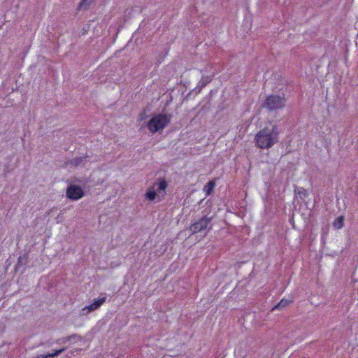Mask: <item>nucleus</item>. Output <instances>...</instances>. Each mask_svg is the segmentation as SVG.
<instances>
[{
    "label": "nucleus",
    "instance_id": "obj_1",
    "mask_svg": "<svg viewBox=\"0 0 358 358\" xmlns=\"http://www.w3.org/2000/svg\"><path fill=\"white\" fill-rule=\"evenodd\" d=\"M278 131L275 126L266 127L257 134L256 143L260 148H269L278 141Z\"/></svg>",
    "mask_w": 358,
    "mask_h": 358
},
{
    "label": "nucleus",
    "instance_id": "obj_2",
    "mask_svg": "<svg viewBox=\"0 0 358 358\" xmlns=\"http://www.w3.org/2000/svg\"><path fill=\"white\" fill-rule=\"evenodd\" d=\"M167 187L166 180L159 178L147 189L145 198L150 201L159 202L164 199Z\"/></svg>",
    "mask_w": 358,
    "mask_h": 358
},
{
    "label": "nucleus",
    "instance_id": "obj_3",
    "mask_svg": "<svg viewBox=\"0 0 358 358\" xmlns=\"http://www.w3.org/2000/svg\"><path fill=\"white\" fill-rule=\"evenodd\" d=\"M171 115L165 113L154 115L147 122V127L150 133L161 132L169 124Z\"/></svg>",
    "mask_w": 358,
    "mask_h": 358
},
{
    "label": "nucleus",
    "instance_id": "obj_4",
    "mask_svg": "<svg viewBox=\"0 0 358 358\" xmlns=\"http://www.w3.org/2000/svg\"><path fill=\"white\" fill-rule=\"evenodd\" d=\"M285 98L280 95H271L264 103V106L271 110L282 108L285 105Z\"/></svg>",
    "mask_w": 358,
    "mask_h": 358
},
{
    "label": "nucleus",
    "instance_id": "obj_5",
    "mask_svg": "<svg viewBox=\"0 0 358 358\" xmlns=\"http://www.w3.org/2000/svg\"><path fill=\"white\" fill-rule=\"evenodd\" d=\"M66 197L71 200L77 201L84 196V191L82 187L76 185H70L66 192Z\"/></svg>",
    "mask_w": 358,
    "mask_h": 358
},
{
    "label": "nucleus",
    "instance_id": "obj_6",
    "mask_svg": "<svg viewBox=\"0 0 358 358\" xmlns=\"http://www.w3.org/2000/svg\"><path fill=\"white\" fill-rule=\"evenodd\" d=\"M210 222V219L207 217H203L199 221L192 224L189 227V230L193 233L196 234L207 229L208 226Z\"/></svg>",
    "mask_w": 358,
    "mask_h": 358
},
{
    "label": "nucleus",
    "instance_id": "obj_7",
    "mask_svg": "<svg viewBox=\"0 0 358 358\" xmlns=\"http://www.w3.org/2000/svg\"><path fill=\"white\" fill-rule=\"evenodd\" d=\"M105 301H106L105 296H103L98 299L94 300V301L92 304H90V306H87L82 309L81 314L83 315H86L89 314L90 312L99 308Z\"/></svg>",
    "mask_w": 358,
    "mask_h": 358
},
{
    "label": "nucleus",
    "instance_id": "obj_8",
    "mask_svg": "<svg viewBox=\"0 0 358 358\" xmlns=\"http://www.w3.org/2000/svg\"><path fill=\"white\" fill-rule=\"evenodd\" d=\"M215 187V181L210 180V182H208L206 184V185H205L204 187L203 188V192H205L206 196L210 195Z\"/></svg>",
    "mask_w": 358,
    "mask_h": 358
},
{
    "label": "nucleus",
    "instance_id": "obj_9",
    "mask_svg": "<svg viewBox=\"0 0 358 358\" xmlns=\"http://www.w3.org/2000/svg\"><path fill=\"white\" fill-rule=\"evenodd\" d=\"M344 218L343 216L338 217L334 222L333 226L335 229H340L343 226Z\"/></svg>",
    "mask_w": 358,
    "mask_h": 358
},
{
    "label": "nucleus",
    "instance_id": "obj_10",
    "mask_svg": "<svg viewBox=\"0 0 358 358\" xmlns=\"http://www.w3.org/2000/svg\"><path fill=\"white\" fill-rule=\"evenodd\" d=\"M291 302V301L289 300H287V299H282L275 306L274 308L275 309H278V310H280V309H282L284 308L285 307H286L288 303H289Z\"/></svg>",
    "mask_w": 358,
    "mask_h": 358
},
{
    "label": "nucleus",
    "instance_id": "obj_11",
    "mask_svg": "<svg viewBox=\"0 0 358 358\" xmlns=\"http://www.w3.org/2000/svg\"><path fill=\"white\" fill-rule=\"evenodd\" d=\"M83 161H86V157L85 158H83V157H78V158H75L73 159L71 162V164L75 166H78L79 165H80L81 164H84L83 162Z\"/></svg>",
    "mask_w": 358,
    "mask_h": 358
},
{
    "label": "nucleus",
    "instance_id": "obj_12",
    "mask_svg": "<svg viewBox=\"0 0 358 358\" xmlns=\"http://www.w3.org/2000/svg\"><path fill=\"white\" fill-rule=\"evenodd\" d=\"M64 350V348L62 349H60L59 350H55V352L52 354H48L45 356V358H50V357H55V356H57L58 355H59L60 353H62L63 351Z\"/></svg>",
    "mask_w": 358,
    "mask_h": 358
},
{
    "label": "nucleus",
    "instance_id": "obj_13",
    "mask_svg": "<svg viewBox=\"0 0 358 358\" xmlns=\"http://www.w3.org/2000/svg\"><path fill=\"white\" fill-rule=\"evenodd\" d=\"M297 193L301 198H305L308 195L306 190H305L304 189H298Z\"/></svg>",
    "mask_w": 358,
    "mask_h": 358
},
{
    "label": "nucleus",
    "instance_id": "obj_14",
    "mask_svg": "<svg viewBox=\"0 0 358 358\" xmlns=\"http://www.w3.org/2000/svg\"><path fill=\"white\" fill-rule=\"evenodd\" d=\"M94 0H83L82 2L80 3V6L81 7H87V6H89Z\"/></svg>",
    "mask_w": 358,
    "mask_h": 358
},
{
    "label": "nucleus",
    "instance_id": "obj_15",
    "mask_svg": "<svg viewBox=\"0 0 358 358\" xmlns=\"http://www.w3.org/2000/svg\"><path fill=\"white\" fill-rule=\"evenodd\" d=\"M143 120V114H141L140 115V121Z\"/></svg>",
    "mask_w": 358,
    "mask_h": 358
}]
</instances>
